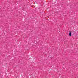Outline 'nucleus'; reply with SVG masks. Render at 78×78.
<instances>
[{
	"label": "nucleus",
	"mask_w": 78,
	"mask_h": 78,
	"mask_svg": "<svg viewBox=\"0 0 78 78\" xmlns=\"http://www.w3.org/2000/svg\"><path fill=\"white\" fill-rule=\"evenodd\" d=\"M71 34L73 36H75V32L74 31H71Z\"/></svg>",
	"instance_id": "obj_1"
},
{
	"label": "nucleus",
	"mask_w": 78,
	"mask_h": 78,
	"mask_svg": "<svg viewBox=\"0 0 78 78\" xmlns=\"http://www.w3.org/2000/svg\"><path fill=\"white\" fill-rule=\"evenodd\" d=\"M69 36H71L72 35V32H71V31H69Z\"/></svg>",
	"instance_id": "obj_2"
}]
</instances>
